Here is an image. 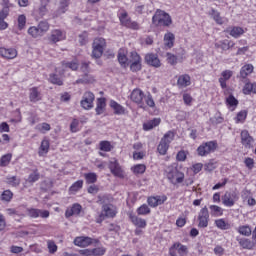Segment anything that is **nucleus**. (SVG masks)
<instances>
[{"instance_id":"obj_44","label":"nucleus","mask_w":256,"mask_h":256,"mask_svg":"<svg viewBox=\"0 0 256 256\" xmlns=\"http://www.w3.org/2000/svg\"><path fill=\"white\" fill-rule=\"evenodd\" d=\"M49 153V140H42L39 155H47Z\"/></svg>"},{"instance_id":"obj_23","label":"nucleus","mask_w":256,"mask_h":256,"mask_svg":"<svg viewBox=\"0 0 256 256\" xmlns=\"http://www.w3.org/2000/svg\"><path fill=\"white\" fill-rule=\"evenodd\" d=\"M29 100L31 103H37L38 101H41V92L39 91V88L32 87L29 89Z\"/></svg>"},{"instance_id":"obj_16","label":"nucleus","mask_w":256,"mask_h":256,"mask_svg":"<svg viewBox=\"0 0 256 256\" xmlns=\"http://www.w3.org/2000/svg\"><path fill=\"white\" fill-rule=\"evenodd\" d=\"M221 75H222V77L219 78L220 86L222 87V89H227V81H229L231 79V77H233V71L224 70L221 73Z\"/></svg>"},{"instance_id":"obj_57","label":"nucleus","mask_w":256,"mask_h":256,"mask_svg":"<svg viewBox=\"0 0 256 256\" xmlns=\"http://www.w3.org/2000/svg\"><path fill=\"white\" fill-rule=\"evenodd\" d=\"M89 65H91V62H82L81 66H80V71H82V73H91V67H89Z\"/></svg>"},{"instance_id":"obj_54","label":"nucleus","mask_w":256,"mask_h":256,"mask_svg":"<svg viewBox=\"0 0 256 256\" xmlns=\"http://www.w3.org/2000/svg\"><path fill=\"white\" fill-rule=\"evenodd\" d=\"M49 81L53 83V85H63V80H61L57 74H50Z\"/></svg>"},{"instance_id":"obj_49","label":"nucleus","mask_w":256,"mask_h":256,"mask_svg":"<svg viewBox=\"0 0 256 256\" xmlns=\"http://www.w3.org/2000/svg\"><path fill=\"white\" fill-rule=\"evenodd\" d=\"M25 25H27V17L21 14L18 16V29L23 31V29H25Z\"/></svg>"},{"instance_id":"obj_38","label":"nucleus","mask_w":256,"mask_h":256,"mask_svg":"<svg viewBox=\"0 0 256 256\" xmlns=\"http://www.w3.org/2000/svg\"><path fill=\"white\" fill-rule=\"evenodd\" d=\"M67 7H69V0H62L60 2L58 10L56 11V17H59V15H63V13H66Z\"/></svg>"},{"instance_id":"obj_25","label":"nucleus","mask_w":256,"mask_h":256,"mask_svg":"<svg viewBox=\"0 0 256 256\" xmlns=\"http://www.w3.org/2000/svg\"><path fill=\"white\" fill-rule=\"evenodd\" d=\"M237 241L242 249H253L256 246L255 242L249 238H237Z\"/></svg>"},{"instance_id":"obj_39","label":"nucleus","mask_w":256,"mask_h":256,"mask_svg":"<svg viewBox=\"0 0 256 256\" xmlns=\"http://www.w3.org/2000/svg\"><path fill=\"white\" fill-rule=\"evenodd\" d=\"M243 92L245 95H250V93L256 94V82H247L244 86Z\"/></svg>"},{"instance_id":"obj_61","label":"nucleus","mask_w":256,"mask_h":256,"mask_svg":"<svg viewBox=\"0 0 256 256\" xmlns=\"http://www.w3.org/2000/svg\"><path fill=\"white\" fill-rule=\"evenodd\" d=\"M79 127V120L73 119L70 124V131L72 133H77V128Z\"/></svg>"},{"instance_id":"obj_26","label":"nucleus","mask_w":256,"mask_h":256,"mask_svg":"<svg viewBox=\"0 0 256 256\" xmlns=\"http://www.w3.org/2000/svg\"><path fill=\"white\" fill-rule=\"evenodd\" d=\"M110 107L114 110L115 115H125V113H127V109L115 102V100L110 101Z\"/></svg>"},{"instance_id":"obj_48","label":"nucleus","mask_w":256,"mask_h":256,"mask_svg":"<svg viewBox=\"0 0 256 256\" xmlns=\"http://www.w3.org/2000/svg\"><path fill=\"white\" fill-rule=\"evenodd\" d=\"M6 183L8 185H11V187H19L21 180H19V178H17L16 176H12L6 178Z\"/></svg>"},{"instance_id":"obj_40","label":"nucleus","mask_w":256,"mask_h":256,"mask_svg":"<svg viewBox=\"0 0 256 256\" xmlns=\"http://www.w3.org/2000/svg\"><path fill=\"white\" fill-rule=\"evenodd\" d=\"M210 15H212L214 21L218 25H223V23H225V20L223 19V17H221V14L218 11H216L215 9L211 10Z\"/></svg>"},{"instance_id":"obj_8","label":"nucleus","mask_w":256,"mask_h":256,"mask_svg":"<svg viewBox=\"0 0 256 256\" xmlns=\"http://www.w3.org/2000/svg\"><path fill=\"white\" fill-rule=\"evenodd\" d=\"M120 22H121V25H123L124 27H127V29H133L134 31H139V29H140L139 23L131 20V18H129V16H128L127 12H124L121 14Z\"/></svg>"},{"instance_id":"obj_45","label":"nucleus","mask_w":256,"mask_h":256,"mask_svg":"<svg viewBox=\"0 0 256 256\" xmlns=\"http://www.w3.org/2000/svg\"><path fill=\"white\" fill-rule=\"evenodd\" d=\"M12 157H13V154H11V153L3 155L0 159V167H7V165H9V163H11Z\"/></svg>"},{"instance_id":"obj_28","label":"nucleus","mask_w":256,"mask_h":256,"mask_svg":"<svg viewBox=\"0 0 256 256\" xmlns=\"http://www.w3.org/2000/svg\"><path fill=\"white\" fill-rule=\"evenodd\" d=\"M254 67L252 64H246L240 69V79H247L253 73Z\"/></svg>"},{"instance_id":"obj_10","label":"nucleus","mask_w":256,"mask_h":256,"mask_svg":"<svg viewBox=\"0 0 256 256\" xmlns=\"http://www.w3.org/2000/svg\"><path fill=\"white\" fill-rule=\"evenodd\" d=\"M236 201H239V194L236 192H226L222 197V203L226 207H233Z\"/></svg>"},{"instance_id":"obj_35","label":"nucleus","mask_w":256,"mask_h":256,"mask_svg":"<svg viewBox=\"0 0 256 256\" xmlns=\"http://www.w3.org/2000/svg\"><path fill=\"white\" fill-rule=\"evenodd\" d=\"M228 31H229L231 37H234V39H238V37H241V35H243V33H245V30H243L239 26H234V27L230 28Z\"/></svg>"},{"instance_id":"obj_64","label":"nucleus","mask_w":256,"mask_h":256,"mask_svg":"<svg viewBox=\"0 0 256 256\" xmlns=\"http://www.w3.org/2000/svg\"><path fill=\"white\" fill-rule=\"evenodd\" d=\"M167 61L170 65H175L177 63V56L173 54H167Z\"/></svg>"},{"instance_id":"obj_53","label":"nucleus","mask_w":256,"mask_h":256,"mask_svg":"<svg viewBox=\"0 0 256 256\" xmlns=\"http://www.w3.org/2000/svg\"><path fill=\"white\" fill-rule=\"evenodd\" d=\"M118 61L120 65H122L123 67H126L127 61H128L127 55H125V53L121 50L118 52Z\"/></svg>"},{"instance_id":"obj_1","label":"nucleus","mask_w":256,"mask_h":256,"mask_svg":"<svg viewBox=\"0 0 256 256\" xmlns=\"http://www.w3.org/2000/svg\"><path fill=\"white\" fill-rule=\"evenodd\" d=\"M131 101L136 103L140 109H145V107H155V100H153V96L148 94L145 96V93L141 89H134L130 95ZM145 99V102L143 101ZM146 103V105H145Z\"/></svg>"},{"instance_id":"obj_29","label":"nucleus","mask_w":256,"mask_h":256,"mask_svg":"<svg viewBox=\"0 0 256 256\" xmlns=\"http://www.w3.org/2000/svg\"><path fill=\"white\" fill-rule=\"evenodd\" d=\"M47 13H49V9H47V3L42 1L40 7L35 10V15L38 17V19H43Z\"/></svg>"},{"instance_id":"obj_19","label":"nucleus","mask_w":256,"mask_h":256,"mask_svg":"<svg viewBox=\"0 0 256 256\" xmlns=\"http://www.w3.org/2000/svg\"><path fill=\"white\" fill-rule=\"evenodd\" d=\"M89 83H95V76L89 73H84L82 77L75 82L76 85H89Z\"/></svg>"},{"instance_id":"obj_36","label":"nucleus","mask_w":256,"mask_h":256,"mask_svg":"<svg viewBox=\"0 0 256 256\" xmlns=\"http://www.w3.org/2000/svg\"><path fill=\"white\" fill-rule=\"evenodd\" d=\"M102 213H104L106 217H110V218H113L115 217V215H117V213L113 209V206L111 205H104L102 207Z\"/></svg>"},{"instance_id":"obj_13","label":"nucleus","mask_w":256,"mask_h":256,"mask_svg":"<svg viewBox=\"0 0 256 256\" xmlns=\"http://www.w3.org/2000/svg\"><path fill=\"white\" fill-rule=\"evenodd\" d=\"M109 169L112 175H115V177L123 178V169H121V166L119 165V162H117V159L113 158L110 160Z\"/></svg>"},{"instance_id":"obj_56","label":"nucleus","mask_w":256,"mask_h":256,"mask_svg":"<svg viewBox=\"0 0 256 256\" xmlns=\"http://www.w3.org/2000/svg\"><path fill=\"white\" fill-rule=\"evenodd\" d=\"M47 247H48L49 253H51V254L57 253V244H55V242L53 240L47 241Z\"/></svg>"},{"instance_id":"obj_6","label":"nucleus","mask_w":256,"mask_h":256,"mask_svg":"<svg viewBox=\"0 0 256 256\" xmlns=\"http://www.w3.org/2000/svg\"><path fill=\"white\" fill-rule=\"evenodd\" d=\"M175 139V134L172 131H168L163 138L161 139L157 151L161 155H167V151H169V145H171V141Z\"/></svg>"},{"instance_id":"obj_34","label":"nucleus","mask_w":256,"mask_h":256,"mask_svg":"<svg viewBox=\"0 0 256 256\" xmlns=\"http://www.w3.org/2000/svg\"><path fill=\"white\" fill-rule=\"evenodd\" d=\"M237 231L240 235H243L244 237H251L253 230H251V226L249 225H242L237 228Z\"/></svg>"},{"instance_id":"obj_50","label":"nucleus","mask_w":256,"mask_h":256,"mask_svg":"<svg viewBox=\"0 0 256 256\" xmlns=\"http://www.w3.org/2000/svg\"><path fill=\"white\" fill-rule=\"evenodd\" d=\"M99 145H100V151H105L106 153H108L109 151H111V149H113V146L109 141H101Z\"/></svg>"},{"instance_id":"obj_15","label":"nucleus","mask_w":256,"mask_h":256,"mask_svg":"<svg viewBox=\"0 0 256 256\" xmlns=\"http://www.w3.org/2000/svg\"><path fill=\"white\" fill-rule=\"evenodd\" d=\"M145 62L151 67H161V60H159V57L156 54H146Z\"/></svg>"},{"instance_id":"obj_3","label":"nucleus","mask_w":256,"mask_h":256,"mask_svg":"<svg viewBox=\"0 0 256 256\" xmlns=\"http://www.w3.org/2000/svg\"><path fill=\"white\" fill-rule=\"evenodd\" d=\"M49 27V22L45 20L41 21L37 26H32L28 29V35H31L34 39L43 37V35L49 31Z\"/></svg>"},{"instance_id":"obj_59","label":"nucleus","mask_w":256,"mask_h":256,"mask_svg":"<svg viewBox=\"0 0 256 256\" xmlns=\"http://www.w3.org/2000/svg\"><path fill=\"white\" fill-rule=\"evenodd\" d=\"M226 103H228V105L230 107H237V105H239V101L236 100L233 95H230L227 99H226Z\"/></svg>"},{"instance_id":"obj_60","label":"nucleus","mask_w":256,"mask_h":256,"mask_svg":"<svg viewBox=\"0 0 256 256\" xmlns=\"http://www.w3.org/2000/svg\"><path fill=\"white\" fill-rule=\"evenodd\" d=\"M217 168V163H215L213 160L209 161L207 164H205L204 169L205 171H213Z\"/></svg>"},{"instance_id":"obj_22","label":"nucleus","mask_w":256,"mask_h":256,"mask_svg":"<svg viewBox=\"0 0 256 256\" xmlns=\"http://www.w3.org/2000/svg\"><path fill=\"white\" fill-rule=\"evenodd\" d=\"M0 55L4 59H15L17 57V50L13 48H0Z\"/></svg>"},{"instance_id":"obj_11","label":"nucleus","mask_w":256,"mask_h":256,"mask_svg":"<svg viewBox=\"0 0 256 256\" xmlns=\"http://www.w3.org/2000/svg\"><path fill=\"white\" fill-rule=\"evenodd\" d=\"M28 217L32 219H37V217H41L42 219H47L50 215L49 210H41L35 208H28L27 209Z\"/></svg>"},{"instance_id":"obj_62","label":"nucleus","mask_w":256,"mask_h":256,"mask_svg":"<svg viewBox=\"0 0 256 256\" xmlns=\"http://www.w3.org/2000/svg\"><path fill=\"white\" fill-rule=\"evenodd\" d=\"M105 255V248H94L92 249V256Z\"/></svg>"},{"instance_id":"obj_9","label":"nucleus","mask_w":256,"mask_h":256,"mask_svg":"<svg viewBox=\"0 0 256 256\" xmlns=\"http://www.w3.org/2000/svg\"><path fill=\"white\" fill-rule=\"evenodd\" d=\"M93 101H95V94L92 92H85L83 94L80 105L83 109L89 111V109H93Z\"/></svg>"},{"instance_id":"obj_30","label":"nucleus","mask_w":256,"mask_h":256,"mask_svg":"<svg viewBox=\"0 0 256 256\" xmlns=\"http://www.w3.org/2000/svg\"><path fill=\"white\" fill-rule=\"evenodd\" d=\"M161 124V118H154L143 124L144 131H151L154 127H158Z\"/></svg>"},{"instance_id":"obj_18","label":"nucleus","mask_w":256,"mask_h":256,"mask_svg":"<svg viewBox=\"0 0 256 256\" xmlns=\"http://www.w3.org/2000/svg\"><path fill=\"white\" fill-rule=\"evenodd\" d=\"M189 85H191V76L183 74L178 77L177 86L179 89H185V87H189Z\"/></svg>"},{"instance_id":"obj_32","label":"nucleus","mask_w":256,"mask_h":256,"mask_svg":"<svg viewBox=\"0 0 256 256\" xmlns=\"http://www.w3.org/2000/svg\"><path fill=\"white\" fill-rule=\"evenodd\" d=\"M175 43V34L168 32L164 35V45L168 49H171Z\"/></svg>"},{"instance_id":"obj_4","label":"nucleus","mask_w":256,"mask_h":256,"mask_svg":"<svg viewBox=\"0 0 256 256\" xmlns=\"http://www.w3.org/2000/svg\"><path fill=\"white\" fill-rule=\"evenodd\" d=\"M107 47V42L104 38H95L92 44V55L93 59H101L103 57V52Z\"/></svg>"},{"instance_id":"obj_24","label":"nucleus","mask_w":256,"mask_h":256,"mask_svg":"<svg viewBox=\"0 0 256 256\" xmlns=\"http://www.w3.org/2000/svg\"><path fill=\"white\" fill-rule=\"evenodd\" d=\"M216 49H221L222 51H229L232 47H235V42L231 40H223L215 43Z\"/></svg>"},{"instance_id":"obj_37","label":"nucleus","mask_w":256,"mask_h":256,"mask_svg":"<svg viewBox=\"0 0 256 256\" xmlns=\"http://www.w3.org/2000/svg\"><path fill=\"white\" fill-rule=\"evenodd\" d=\"M215 225L218 227V229H221L222 231H227L228 229H231V224L225 221V219H218L215 220Z\"/></svg>"},{"instance_id":"obj_14","label":"nucleus","mask_w":256,"mask_h":256,"mask_svg":"<svg viewBox=\"0 0 256 256\" xmlns=\"http://www.w3.org/2000/svg\"><path fill=\"white\" fill-rule=\"evenodd\" d=\"M241 143L246 149H251L254 143V139L251 137V134H249V131L242 130L241 132Z\"/></svg>"},{"instance_id":"obj_63","label":"nucleus","mask_w":256,"mask_h":256,"mask_svg":"<svg viewBox=\"0 0 256 256\" xmlns=\"http://www.w3.org/2000/svg\"><path fill=\"white\" fill-rule=\"evenodd\" d=\"M130 69L134 72L141 71V62H132Z\"/></svg>"},{"instance_id":"obj_47","label":"nucleus","mask_w":256,"mask_h":256,"mask_svg":"<svg viewBox=\"0 0 256 256\" xmlns=\"http://www.w3.org/2000/svg\"><path fill=\"white\" fill-rule=\"evenodd\" d=\"M80 189H83V180L76 181L70 188V193H77V191H80Z\"/></svg>"},{"instance_id":"obj_5","label":"nucleus","mask_w":256,"mask_h":256,"mask_svg":"<svg viewBox=\"0 0 256 256\" xmlns=\"http://www.w3.org/2000/svg\"><path fill=\"white\" fill-rule=\"evenodd\" d=\"M166 175L167 179H169L173 185H177V183H183L185 180V174L173 166L166 168Z\"/></svg>"},{"instance_id":"obj_41","label":"nucleus","mask_w":256,"mask_h":256,"mask_svg":"<svg viewBox=\"0 0 256 256\" xmlns=\"http://www.w3.org/2000/svg\"><path fill=\"white\" fill-rule=\"evenodd\" d=\"M36 131L45 134L47 131H51V125L47 122L40 123L35 127Z\"/></svg>"},{"instance_id":"obj_42","label":"nucleus","mask_w":256,"mask_h":256,"mask_svg":"<svg viewBox=\"0 0 256 256\" xmlns=\"http://www.w3.org/2000/svg\"><path fill=\"white\" fill-rule=\"evenodd\" d=\"M85 181L88 185H91L93 183H97V174L90 172L84 174Z\"/></svg>"},{"instance_id":"obj_52","label":"nucleus","mask_w":256,"mask_h":256,"mask_svg":"<svg viewBox=\"0 0 256 256\" xmlns=\"http://www.w3.org/2000/svg\"><path fill=\"white\" fill-rule=\"evenodd\" d=\"M137 213L138 215H149V213H151V209L147 204H143L137 209Z\"/></svg>"},{"instance_id":"obj_33","label":"nucleus","mask_w":256,"mask_h":256,"mask_svg":"<svg viewBox=\"0 0 256 256\" xmlns=\"http://www.w3.org/2000/svg\"><path fill=\"white\" fill-rule=\"evenodd\" d=\"M107 106L105 102V98H98L97 99V106H96V115H103L105 111V107Z\"/></svg>"},{"instance_id":"obj_43","label":"nucleus","mask_w":256,"mask_h":256,"mask_svg":"<svg viewBox=\"0 0 256 256\" xmlns=\"http://www.w3.org/2000/svg\"><path fill=\"white\" fill-rule=\"evenodd\" d=\"M146 169H147V167L145 166V164H137L131 168V170L133 171V173L135 175H143V173H145Z\"/></svg>"},{"instance_id":"obj_7","label":"nucleus","mask_w":256,"mask_h":256,"mask_svg":"<svg viewBox=\"0 0 256 256\" xmlns=\"http://www.w3.org/2000/svg\"><path fill=\"white\" fill-rule=\"evenodd\" d=\"M217 143L215 141L205 142L197 148V153L200 157H206L209 153L215 152Z\"/></svg>"},{"instance_id":"obj_58","label":"nucleus","mask_w":256,"mask_h":256,"mask_svg":"<svg viewBox=\"0 0 256 256\" xmlns=\"http://www.w3.org/2000/svg\"><path fill=\"white\" fill-rule=\"evenodd\" d=\"M247 119V112L240 111L236 116V123H243Z\"/></svg>"},{"instance_id":"obj_20","label":"nucleus","mask_w":256,"mask_h":256,"mask_svg":"<svg viewBox=\"0 0 256 256\" xmlns=\"http://www.w3.org/2000/svg\"><path fill=\"white\" fill-rule=\"evenodd\" d=\"M49 39H50L51 43H59V41H63L65 39V34L63 31H61L59 29L52 30Z\"/></svg>"},{"instance_id":"obj_2","label":"nucleus","mask_w":256,"mask_h":256,"mask_svg":"<svg viewBox=\"0 0 256 256\" xmlns=\"http://www.w3.org/2000/svg\"><path fill=\"white\" fill-rule=\"evenodd\" d=\"M154 25H162V27H170L173 24L171 15L163 10H157L152 17Z\"/></svg>"},{"instance_id":"obj_46","label":"nucleus","mask_w":256,"mask_h":256,"mask_svg":"<svg viewBox=\"0 0 256 256\" xmlns=\"http://www.w3.org/2000/svg\"><path fill=\"white\" fill-rule=\"evenodd\" d=\"M210 213L213 217H219V215H223V209L217 205H211Z\"/></svg>"},{"instance_id":"obj_17","label":"nucleus","mask_w":256,"mask_h":256,"mask_svg":"<svg viewBox=\"0 0 256 256\" xmlns=\"http://www.w3.org/2000/svg\"><path fill=\"white\" fill-rule=\"evenodd\" d=\"M129 219L135 225V227H139L140 229H145L147 227V221L143 218L137 217L135 214H129Z\"/></svg>"},{"instance_id":"obj_27","label":"nucleus","mask_w":256,"mask_h":256,"mask_svg":"<svg viewBox=\"0 0 256 256\" xmlns=\"http://www.w3.org/2000/svg\"><path fill=\"white\" fill-rule=\"evenodd\" d=\"M81 204H74L71 208H68L65 212L66 217H73V215H80L81 213Z\"/></svg>"},{"instance_id":"obj_51","label":"nucleus","mask_w":256,"mask_h":256,"mask_svg":"<svg viewBox=\"0 0 256 256\" xmlns=\"http://www.w3.org/2000/svg\"><path fill=\"white\" fill-rule=\"evenodd\" d=\"M63 67L66 69H71L72 71H77L79 69V63L72 61V62H62Z\"/></svg>"},{"instance_id":"obj_31","label":"nucleus","mask_w":256,"mask_h":256,"mask_svg":"<svg viewBox=\"0 0 256 256\" xmlns=\"http://www.w3.org/2000/svg\"><path fill=\"white\" fill-rule=\"evenodd\" d=\"M41 178V174L39 170L34 169L33 173L29 174L28 178L26 179V185H33V183H37Z\"/></svg>"},{"instance_id":"obj_21","label":"nucleus","mask_w":256,"mask_h":256,"mask_svg":"<svg viewBox=\"0 0 256 256\" xmlns=\"http://www.w3.org/2000/svg\"><path fill=\"white\" fill-rule=\"evenodd\" d=\"M91 243H93V239L85 236L77 237L74 240V245H76L77 247H89Z\"/></svg>"},{"instance_id":"obj_55","label":"nucleus","mask_w":256,"mask_h":256,"mask_svg":"<svg viewBox=\"0 0 256 256\" xmlns=\"http://www.w3.org/2000/svg\"><path fill=\"white\" fill-rule=\"evenodd\" d=\"M2 201L9 202L11 199H13V192L11 190H5L1 195Z\"/></svg>"},{"instance_id":"obj_12","label":"nucleus","mask_w":256,"mask_h":256,"mask_svg":"<svg viewBox=\"0 0 256 256\" xmlns=\"http://www.w3.org/2000/svg\"><path fill=\"white\" fill-rule=\"evenodd\" d=\"M199 224L198 227H208L209 225V209L205 206L200 210L199 216H198Z\"/></svg>"}]
</instances>
